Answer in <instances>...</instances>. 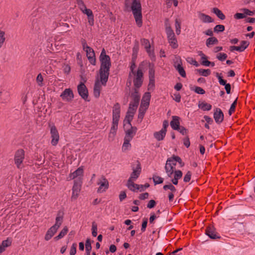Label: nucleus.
Returning a JSON list of instances; mask_svg holds the SVG:
<instances>
[{"instance_id": "obj_1", "label": "nucleus", "mask_w": 255, "mask_h": 255, "mask_svg": "<svg viewBox=\"0 0 255 255\" xmlns=\"http://www.w3.org/2000/svg\"><path fill=\"white\" fill-rule=\"evenodd\" d=\"M141 9L140 0H132L131 4V10L132 12L135 22L139 27H140L142 25Z\"/></svg>"}, {"instance_id": "obj_2", "label": "nucleus", "mask_w": 255, "mask_h": 255, "mask_svg": "<svg viewBox=\"0 0 255 255\" xmlns=\"http://www.w3.org/2000/svg\"><path fill=\"white\" fill-rule=\"evenodd\" d=\"M111 67V66L110 65H100L99 70L100 81L102 84L104 86L106 85V83L108 80Z\"/></svg>"}, {"instance_id": "obj_3", "label": "nucleus", "mask_w": 255, "mask_h": 255, "mask_svg": "<svg viewBox=\"0 0 255 255\" xmlns=\"http://www.w3.org/2000/svg\"><path fill=\"white\" fill-rule=\"evenodd\" d=\"M176 165V163L175 162L173 156L167 158L164 168L168 178L172 177L174 170H175Z\"/></svg>"}, {"instance_id": "obj_4", "label": "nucleus", "mask_w": 255, "mask_h": 255, "mask_svg": "<svg viewBox=\"0 0 255 255\" xmlns=\"http://www.w3.org/2000/svg\"><path fill=\"white\" fill-rule=\"evenodd\" d=\"M24 158V151L22 149L17 150L14 155V162L18 168H21V164Z\"/></svg>"}, {"instance_id": "obj_5", "label": "nucleus", "mask_w": 255, "mask_h": 255, "mask_svg": "<svg viewBox=\"0 0 255 255\" xmlns=\"http://www.w3.org/2000/svg\"><path fill=\"white\" fill-rule=\"evenodd\" d=\"M136 162V165L135 167L132 165V172L130 174V177L128 180L135 181L138 178L141 172V167L140 162L138 160H137Z\"/></svg>"}, {"instance_id": "obj_6", "label": "nucleus", "mask_w": 255, "mask_h": 255, "mask_svg": "<svg viewBox=\"0 0 255 255\" xmlns=\"http://www.w3.org/2000/svg\"><path fill=\"white\" fill-rule=\"evenodd\" d=\"M50 134L51 138V143L52 145L55 146L57 144L59 140V135L56 127L54 125L51 127Z\"/></svg>"}, {"instance_id": "obj_7", "label": "nucleus", "mask_w": 255, "mask_h": 255, "mask_svg": "<svg viewBox=\"0 0 255 255\" xmlns=\"http://www.w3.org/2000/svg\"><path fill=\"white\" fill-rule=\"evenodd\" d=\"M99 187L97 190L98 193H102L106 191L109 188V182L104 176H102L99 181L97 183Z\"/></svg>"}, {"instance_id": "obj_8", "label": "nucleus", "mask_w": 255, "mask_h": 255, "mask_svg": "<svg viewBox=\"0 0 255 255\" xmlns=\"http://www.w3.org/2000/svg\"><path fill=\"white\" fill-rule=\"evenodd\" d=\"M77 90L79 95L85 101H89L88 100V91L85 85L81 82L77 87Z\"/></svg>"}, {"instance_id": "obj_9", "label": "nucleus", "mask_w": 255, "mask_h": 255, "mask_svg": "<svg viewBox=\"0 0 255 255\" xmlns=\"http://www.w3.org/2000/svg\"><path fill=\"white\" fill-rule=\"evenodd\" d=\"M99 60L101 63V65L111 66L110 57L106 54V52L104 48H103L101 51V53L99 57Z\"/></svg>"}, {"instance_id": "obj_10", "label": "nucleus", "mask_w": 255, "mask_h": 255, "mask_svg": "<svg viewBox=\"0 0 255 255\" xmlns=\"http://www.w3.org/2000/svg\"><path fill=\"white\" fill-rule=\"evenodd\" d=\"M206 234L211 239L215 240L221 238V237L216 232V229L212 225H210L206 228Z\"/></svg>"}, {"instance_id": "obj_11", "label": "nucleus", "mask_w": 255, "mask_h": 255, "mask_svg": "<svg viewBox=\"0 0 255 255\" xmlns=\"http://www.w3.org/2000/svg\"><path fill=\"white\" fill-rule=\"evenodd\" d=\"M60 97L63 100L70 102L74 98V94L72 90L70 88L65 89L61 93Z\"/></svg>"}, {"instance_id": "obj_12", "label": "nucleus", "mask_w": 255, "mask_h": 255, "mask_svg": "<svg viewBox=\"0 0 255 255\" xmlns=\"http://www.w3.org/2000/svg\"><path fill=\"white\" fill-rule=\"evenodd\" d=\"M85 51L86 52L87 57L90 63L93 65H95L96 63V59L93 49L91 47H87V49Z\"/></svg>"}, {"instance_id": "obj_13", "label": "nucleus", "mask_w": 255, "mask_h": 255, "mask_svg": "<svg viewBox=\"0 0 255 255\" xmlns=\"http://www.w3.org/2000/svg\"><path fill=\"white\" fill-rule=\"evenodd\" d=\"M221 73H216V76L218 79L219 83L221 85L225 86V89L228 94L231 93V85L227 83L226 80L223 79Z\"/></svg>"}, {"instance_id": "obj_14", "label": "nucleus", "mask_w": 255, "mask_h": 255, "mask_svg": "<svg viewBox=\"0 0 255 255\" xmlns=\"http://www.w3.org/2000/svg\"><path fill=\"white\" fill-rule=\"evenodd\" d=\"M224 115L222 110L216 108L214 113V119L217 124H220L224 120Z\"/></svg>"}, {"instance_id": "obj_15", "label": "nucleus", "mask_w": 255, "mask_h": 255, "mask_svg": "<svg viewBox=\"0 0 255 255\" xmlns=\"http://www.w3.org/2000/svg\"><path fill=\"white\" fill-rule=\"evenodd\" d=\"M129 127L130 128L126 131L125 138L132 140L135 135L137 129L136 127H132V126H129Z\"/></svg>"}, {"instance_id": "obj_16", "label": "nucleus", "mask_w": 255, "mask_h": 255, "mask_svg": "<svg viewBox=\"0 0 255 255\" xmlns=\"http://www.w3.org/2000/svg\"><path fill=\"white\" fill-rule=\"evenodd\" d=\"M63 216L64 212L62 210L59 211L55 219V223L53 226H55L56 228L59 229L63 223Z\"/></svg>"}, {"instance_id": "obj_17", "label": "nucleus", "mask_w": 255, "mask_h": 255, "mask_svg": "<svg viewBox=\"0 0 255 255\" xmlns=\"http://www.w3.org/2000/svg\"><path fill=\"white\" fill-rule=\"evenodd\" d=\"M83 13L87 15L89 25L93 26L94 24V16L92 10L86 8L83 11Z\"/></svg>"}, {"instance_id": "obj_18", "label": "nucleus", "mask_w": 255, "mask_h": 255, "mask_svg": "<svg viewBox=\"0 0 255 255\" xmlns=\"http://www.w3.org/2000/svg\"><path fill=\"white\" fill-rule=\"evenodd\" d=\"M58 228L52 226L47 231L44 239L46 241H49L54 235L58 230Z\"/></svg>"}, {"instance_id": "obj_19", "label": "nucleus", "mask_w": 255, "mask_h": 255, "mask_svg": "<svg viewBox=\"0 0 255 255\" xmlns=\"http://www.w3.org/2000/svg\"><path fill=\"white\" fill-rule=\"evenodd\" d=\"M172 121L170 122V126L174 130L179 129L180 118L178 116H173L172 117Z\"/></svg>"}, {"instance_id": "obj_20", "label": "nucleus", "mask_w": 255, "mask_h": 255, "mask_svg": "<svg viewBox=\"0 0 255 255\" xmlns=\"http://www.w3.org/2000/svg\"><path fill=\"white\" fill-rule=\"evenodd\" d=\"M130 97L132 102L135 104H139L140 100V95L138 93V90L137 89H134L133 92L130 94Z\"/></svg>"}, {"instance_id": "obj_21", "label": "nucleus", "mask_w": 255, "mask_h": 255, "mask_svg": "<svg viewBox=\"0 0 255 255\" xmlns=\"http://www.w3.org/2000/svg\"><path fill=\"white\" fill-rule=\"evenodd\" d=\"M151 98L150 93L146 92L143 96L141 100V104L143 105L146 108L149 105V102Z\"/></svg>"}, {"instance_id": "obj_22", "label": "nucleus", "mask_w": 255, "mask_h": 255, "mask_svg": "<svg viewBox=\"0 0 255 255\" xmlns=\"http://www.w3.org/2000/svg\"><path fill=\"white\" fill-rule=\"evenodd\" d=\"M199 18L204 23H211L214 21L213 19L211 16L203 13L200 12L199 14Z\"/></svg>"}, {"instance_id": "obj_23", "label": "nucleus", "mask_w": 255, "mask_h": 255, "mask_svg": "<svg viewBox=\"0 0 255 255\" xmlns=\"http://www.w3.org/2000/svg\"><path fill=\"white\" fill-rule=\"evenodd\" d=\"M133 180H128L127 183V186L128 189L133 192L136 191L137 187H139V185L134 183Z\"/></svg>"}, {"instance_id": "obj_24", "label": "nucleus", "mask_w": 255, "mask_h": 255, "mask_svg": "<svg viewBox=\"0 0 255 255\" xmlns=\"http://www.w3.org/2000/svg\"><path fill=\"white\" fill-rule=\"evenodd\" d=\"M218 42L217 38L212 36L207 39L206 45L208 47H211L212 45L218 44Z\"/></svg>"}, {"instance_id": "obj_25", "label": "nucleus", "mask_w": 255, "mask_h": 255, "mask_svg": "<svg viewBox=\"0 0 255 255\" xmlns=\"http://www.w3.org/2000/svg\"><path fill=\"white\" fill-rule=\"evenodd\" d=\"M198 107L204 111H208L212 109V105L205 102H202L199 103Z\"/></svg>"}, {"instance_id": "obj_26", "label": "nucleus", "mask_w": 255, "mask_h": 255, "mask_svg": "<svg viewBox=\"0 0 255 255\" xmlns=\"http://www.w3.org/2000/svg\"><path fill=\"white\" fill-rule=\"evenodd\" d=\"M165 132L160 130L159 131L155 132L154 133V137L158 140H162L165 136Z\"/></svg>"}, {"instance_id": "obj_27", "label": "nucleus", "mask_w": 255, "mask_h": 255, "mask_svg": "<svg viewBox=\"0 0 255 255\" xmlns=\"http://www.w3.org/2000/svg\"><path fill=\"white\" fill-rule=\"evenodd\" d=\"M212 11L215 13L217 17L221 20L225 19L226 16L218 8L214 7L212 9Z\"/></svg>"}, {"instance_id": "obj_28", "label": "nucleus", "mask_w": 255, "mask_h": 255, "mask_svg": "<svg viewBox=\"0 0 255 255\" xmlns=\"http://www.w3.org/2000/svg\"><path fill=\"white\" fill-rule=\"evenodd\" d=\"M68 228L67 226H65L63 228L62 231L60 232L59 235L55 237H54V239L55 241H58L62 238H63L68 233Z\"/></svg>"}, {"instance_id": "obj_29", "label": "nucleus", "mask_w": 255, "mask_h": 255, "mask_svg": "<svg viewBox=\"0 0 255 255\" xmlns=\"http://www.w3.org/2000/svg\"><path fill=\"white\" fill-rule=\"evenodd\" d=\"M175 67L181 77L183 78L186 77V72L181 64H178L176 66H175Z\"/></svg>"}, {"instance_id": "obj_30", "label": "nucleus", "mask_w": 255, "mask_h": 255, "mask_svg": "<svg viewBox=\"0 0 255 255\" xmlns=\"http://www.w3.org/2000/svg\"><path fill=\"white\" fill-rule=\"evenodd\" d=\"M83 173V170L82 168L79 167L77 170L70 174V177L72 179H74L75 178L82 175Z\"/></svg>"}, {"instance_id": "obj_31", "label": "nucleus", "mask_w": 255, "mask_h": 255, "mask_svg": "<svg viewBox=\"0 0 255 255\" xmlns=\"http://www.w3.org/2000/svg\"><path fill=\"white\" fill-rule=\"evenodd\" d=\"M148 67H149V71H148L149 78H155V77H154L155 70H154V64L152 63H149Z\"/></svg>"}, {"instance_id": "obj_32", "label": "nucleus", "mask_w": 255, "mask_h": 255, "mask_svg": "<svg viewBox=\"0 0 255 255\" xmlns=\"http://www.w3.org/2000/svg\"><path fill=\"white\" fill-rule=\"evenodd\" d=\"M133 84L135 87L134 89H139L142 84L143 83V78H138V79H134L133 81Z\"/></svg>"}, {"instance_id": "obj_33", "label": "nucleus", "mask_w": 255, "mask_h": 255, "mask_svg": "<svg viewBox=\"0 0 255 255\" xmlns=\"http://www.w3.org/2000/svg\"><path fill=\"white\" fill-rule=\"evenodd\" d=\"M85 248L86 251V255H90V252L92 249V246L90 239H87L86 241Z\"/></svg>"}, {"instance_id": "obj_34", "label": "nucleus", "mask_w": 255, "mask_h": 255, "mask_svg": "<svg viewBox=\"0 0 255 255\" xmlns=\"http://www.w3.org/2000/svg\"><path fill=\"white\" fill-rule=\"evenodd\" d=\"M190 89L198 94L203 95L205 93V91L200 87L195 86L194 87H191Z\"/></svg>"}, {"instance_id": "obj_35", "label": "nucleus", "mask_w": 255, "mask_h": 255, "mask_svg": "<svg viewBox=\"0 0 255 255\" xmlns=\"http://www.w3.org/2000/svg\"><path fill=\"white\" fill-rule=\"evenodd\" d=\"M131 140L129 139H126L124 138V142L122 146V150L123 151L127 150L128 147L131 146L130 141Z\"/></svg>"}, {"instance_id": "obj_36", "label": "nucleus", "mask_w": 255, "mask_h": 255, "mask_svg": "<svg viewBox=\"0 0 255 255\" xmlns=\"http://www.w3.org/2000/svg\"><path fill=\"white\" fill-rule=\"evenodd\" d=\"M163 189L165 191L170 190L171 191V192H175L176 191L175 187L171 183H168V184L164 185L163 187Z\"/></svg>"}, {"instance_id": "obj_37", "label": "nucleus", "mask_w": 255, "mask_h": 255, "mask_svg": "<svg viewBox=\"0 0 255 255\" xmlns=\"http://www.w3.org/2000/svg\"><path fill=\"white\" fill-rule=\"evenodd\" d=\"M168 42L169 43L170 45L172 47V48L175 49L178 47V45L177 44V41L175 37L172 38L168 39Z\"/></svg>"}, {"instance_id": "obj_38", "label": "nucleus", "mask_w": 255, "mask_h": 255, "mask_svg": "<svg viewBox=\"0 0 255 255\" xmlns=\"http://www.w3.org/2000/svg\"><path fill=\"white\" fill-rule=\"evenodd\" d=\"M197 71L199 73V74L201 75L205 76V77H207L211 74V70L209 69H197Z\"/></svg>"}, {"instance_id": "obj_39", "label": "nucleus", "mask_w": 255, "mask_h": 255, "mask_svg": "<svg viewBox=\"0 0 255 255\" xmlns=\"http://www.w3.org/2000/svg\"><path fill=\"white\" fill-rule=\"evenodd\" d=\"M141 44L142 46L144 47V48L145 50H147L149 48H150V44L149 43V41L148 39L145 38H142L141 39Z\"/></svg>"}, {"instance_id": "obj_40", "label": "nucleus", "mask_w": 255, "mask_h": 255, "mask_svg": "<svg viewBox=\"0 0 255 255\" xmlns=\"http://www.w3.org/2000/svg\"><path fill=\"white\" fill-rule=\"evenodd\" d=\"M133 115L132 114H128V112H127L124 122H127L129 126H131V122L133 119Z\"/></svg>"}, {"instance_id": "obj_41", "label": "nucleus", "mask_w": 255, "mask_h": 255, "mask_svg": "<svg viewBox=\"0 0 255 255\" xmlns=\"http://www.w3.org/2000/svg\"><path fill=\"white\" fill-rule=\"evenodd\" d=\"M152 179L155 185L161 184L163 182V178L157 175H153Z\"/></svg>"}, {"instance_id": "obj_42", "label": "nucleus", "mask_w": 255, "mask_h": 255, "mask_svg": "<svg viewBox=\"0 0 255 255\" xmlns=\"http://www.w3.org/2000/svg\"><path fill=\"white\" fill-rule=\"evenodd\" d=\"M166 32L167 36V38H172L175 37V34L170 27H167L166 29Z\"/></svg>"}, {"instance_id": "obj_43", "label": "nucleus", "mask_w": 255, "mask_h": 255, "mask_svg": "<svg viewBox=\"0 0 255 255\" xmlns=\"http://www.w3.org/2000/svg\"><path fill=\"white\" fill-rule=\"evenodd\" d=\"M81 190V185L77 183H74V184L72 188V192L74 194L76 193L77 195H79V193Z\"/></svg>"}, {"instance_id": "obj_44", "label": "nucleus", "mask_w": 255, "mask_h": 255, "mask_svg": "<svg viewBox=\"0 0 255 255\" xmlns=\"http://www.w3.org/2000/svg\"><path fill=\"white\" fill-rule=\"evenodd\" d=\"M77 4L82 12L87 8L86 5L82 0H77Z\"/></svg>"}, {"instance_id": "obj_45", "label": "nucleus", "mask_w": 255, "mask_h": 255, "mask_svg": "<svg viewBox=\"0 0 255 255\" xmlns=\"http://www.w3.org/2000/svg\"><path fill=\"white\" fill-rule=\"evenodd\" d=\"M92 234L94 237L97 235V225L94 221L92 222Z\"/></svg>"}, {"instance_id": "obj_46", "label": "nucleus", "mask_w": 255, "mask_h": 255, "mask_svg": "<svg viewBox=\"0 0 255 255\" xmlns=\"http://www.w3.org/2000/svg\"><path fill=\"white\" fill-rule=\"evenodd\" d=\"M225 30V26L223 25L218 24L214 28V31L216 33L223 32Z\"/></svg>"}, {"instance_id": "obj_47", "label": "nucleus", "mask_w": 255, "mask_h": 255, "mask_svg": "<svg viewBox=\"0 0 255 255\" xmlns=\"http://www.w3.org/2000/svg\"><path fill=\"white\" fill-rule=\"evenodd\" d=\"M241 10L245 13V15L246 16V15L252 16L255 14V10L252 11V10H250L249 9L246 8H242L241 9Z\"/></svg>"}, {"instance_id": "obj_48", "label": "nucleus", "mask_w": 255, "mask_h": 255, "mask_svg": "<svg viewBox=\"0 0 255 255\" xmlns=\"http://www.w3.org/2000/svg\"><path fill=\"white\" fill-rule=\"evenodd\" d=\"M121 107L120 105L118 103H116L113 109V114H120Z\"/></svg>"}, {"instance_id": "obj_49", "label": "nucleus", "mask_w": 255, "mask_h": 255, "mask_svg": "<svg viewBox=\"0 0 255 255\" xmlns=\"http://www.w3.org/2000/svg\"><path fill=\"white\" fill-rule=\"evenodd\" d=\"M174 177L177 179H180L182 177V172L180 170H174Z\"/></svg>"}, {"instance_id": "obj_50", "label": "nucleus", "mask_w": 255, "mask_h": 255, "mask_svg": "<svg viewBox=\"0 0 255 255\" xmlns=\"http://www.w3.org/2000/svg\"><path fill=\"white\" fill-rule=\"evenodd\" d=\"M133 75L135 76L134 79L143 78V73L142 70L139 68H138L136 72H135V74Z\"/></svg>"}, {"instance_id": "obj_51", "label": "nucleus", "mask_w": 255, "mask_h": 255, "mask_svg": "<svg viewBox=\"0 0 255 255\" xmlns=\"http://www.w3.org/2000/svg\"><path fill=\"white\" fill-rule=\"evenodd\" d=\"M229 50L231 52H233L235 50L239 51L240 52H243L244 50H243V47H241L240 46H231L229 47Z\"/></svg>"}, {"instance_id": "obj_52", "label": "nucleus", "mask_w": 255, "mask_h": 255, "mask_svg": "<svg viewBox=\"0 0 255 255\" xmlns=\"http://www.w3.org/2000/svg\"><path fill=\"white\" fill-rule=\"evenodd\" d=\"M237 100H238V98H237L235 101L232 104L231 107H230V108L229 110V114L230 115H231L232 113L233 112L235 111V108H236V106L237 105Z\"/></svg>"}, {"instance_id": "obj_53", "label": "nucleus", "mask_w": 255, "mask_h": 255, "mask_svg": "<svg viewBox=\"0 0 255 255\" xmlns=\"http://www.w3.org/2000/svg\"><path fill=\"white\" fill-rule=\"evenodd\" d=\"M227 58V55L224 53H219L217 56V58L221 61H224Z\"/></svg>"}, {"instance_id": "obj_54", "label": "nucleus", "mask_w": 255, "mask_h": 255, "mask_svg": "<svg viewBox=\"0 0 255 255\" xmlns=\"http://www.w3.org/2000/svg\"><path fill=\"white\" fill-rule=\"evenodd\" d=\"M175 28H176V34L177 35H179L181 32L180 22H179V21L177 19L175 20Z\"/></svg>"}, {"instance_id": "obj_55", "label": "nucleus", "mask_w": 255, "mask_h": 255, "mask_svg": "<svg viewBox=\"0 0 255 255\" xmlns=\"http://www.w3.org/2000/svg\"><path fill=\"white\" fill-rule=\"evenodd\" d=\"M4 32L0 30V48L2 47L4 41Z\"/></svg>"}, {"instance_id": "obj_56", "label": "nucleus", "mask_w": 255, "mask_h": 255, "mask_svg": "<svg viewBox=\"0 0 255 255\" xmlns=\"http://www.w3.org/2000/svg\"><path fill=\"white\" fill-rule=\"evenodd\" d=\"M173 157L175 162L176 163L178 162L180 164L181 167H183L184 165V163L182 162L181 158L179 156L173 155Z\"/></svg>"}, {"instance_id": "obj_57", "label": "nucleus", "mask_w": 255, "mask_h": 255, "mask_svg": "<svg viewBox=\"0 0 255 255\" xmlns=\"http://www.w3.org/2000/svg\"><path fill=\"white\" fill-rule=\"evenodd\" d=\"M192 173L188 171L184 177L183 181L185 182H188L191 180Z\"/></svg>"}, {"instance_id": "obj_58", "label": "nucleus", "mask_w": 255, "mask_h": 255, "mask_svg": "<svg viewBox=\"0 0 255 255\" xmlns=\"http://www.w3.org/2000/svg\"><path fill=\"white\" fill-rule=\"evenodd\" d=\"M148 220L147 218H144L143 219V221L141 225V231L142 232H144L145 231L146 228L147 227Z\"/></svg>"}, {"instance_id": "obj_59", "label": "nucleus", "mask_w": 255, "mask_h": 255, "mask_svg": "<svg viewBox=\"0 0 255 255\" xmlns=\"http://www.w3.org/2000/svg\"><path fill=\"white\" fill-rule=\"evenodd\" d=\"M11 240L7 238L6 240L3 241L2 242V243L1 245H2V246L5 248L6 247L10 246L11 245Z\"/></svg>"}, {"instance_id": "obj_60", "label": "nucleus", "mask_w": 255, "mask_h": 255, "mask_svg": "<svg viewBox=\"0 0 255 255\" xmlns=\"http://www.w3.org/2000/svg\"><path fill=\"white\" fill-rule=\"evenodd\" d=\"M118 127V123H112V126L110 129V132L116 134Z\"/></svg>"}, {"instance_id": "obj_61", "label": "nucleus", "mask_w": 255, "mask_h": 255, "mask_svg": "<svg viewBox=\"0 0 255 255\" xmlns=\"http://www.w3.org/2000/svg\"><path fill=\"white\" fill-rule=\"evenodd\" d=\"M146 52L148 53L149 56L150 57L152 60H154L155 59V56L153 50H151L150 48L146 50Z\"/></svg>"}, {"instance_id": "obj_62", "label": "nucleus", "mask_w": 255, "mask_h": 255, "mask_svg": "<svg viewBox=\"0 0 255 255\" xmlns=\"http://www.w3.org/2000/svg\"><path fill=\"white\" fill-rule=\"evenodd\" d=\"M241 47L243 48V50H245L249 46L250 42L248 41L243 40L241 41Z\"/></svg>"}, {"instance_id": "obj_63", "label": "nucleus", "mask_w": 255, "mask_h": 255, "mask_svg": "<svg viewBox=\"0 0 255 255\" xmlns=\"http://www.w3.org/2000/svg\"><path fill=\"white\" fill-rule=\"evenodd\" d=\"M176 130L178 131L182 135H185L188 132V129L184 127H179V129H176Z\"/></svg>"}, {"instance_id": "obj_64", "label": "nucleus", "mask_w": 255, "mask_h": 255, "mask_svg": "<svg viewBox=\"0 0 255 255\" xmlns=\"http://www.w3.org/2000/svg\"><path fill=\"white\" fill-rule=\"evenodd\" d=\"M76 246H77V245L75 243H74L72 245V246L71 248L70 252V255H75L76 254Z\"/></svg>"}]
</instances>
